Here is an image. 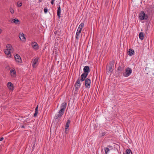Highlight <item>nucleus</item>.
Here are the masks:
<instances>
[{
    "label": "nucleus",
    "instance_id": "obj_35",
    "mask_svg": "<svg viewBox=\"0 0 154 154\" xmlns=\"http://www.w3.org/2000/svg\"><path fill=\"white\" fill-rule=\"evenodd\" d=\"M148 10L150 11H152V8H147V11H148Z\"/></svg>",
    "mask_w": 154,
    "mask_h": 154
},
{
    "label": "nucleus",
    "instance_id": "obj_19",
    "mask_svg": "<svg viewBox=\"0 0 154 154\" xmlns=\"http://www.w3.org/2000/svg\"><path fill=\"white\" fill-rule=\"evenodd\" d=\"M139 38L141 40H142L144 38V34L143 32H141L139 34Z\"/></svg>",
    "mask_w": 154,
    "mask_h": 154
},
{
    "label": "nucleus",
    "instance_id": "obj_9",
    "mask_svg": "<svg viewBox=\"0 0 154 154\" xmlns=\"http://www.w3.org/2000/svg\"><path fill=\"white\" fill-rule=\"evenodd\" d=\"M16 61L18 63H21L22 60L20 56L18 54H16L14 56Z\"/></svg>",
    "mask_w": 154,
    "mask_h": 154
},
{
    "label": "nucleus",
    "instance_id": "obj_41",
    "mask_svg": "<svg viewBox=\"0 0 154 154\" xmlns=\"http://www.w3.org/2000/svg\"><path fill=\"white\" fill-rule=\"evenodd\" d=\"M21 127H22V128H24V126L23 125H22L21 126Z\"/></svg>",
    "mask_w": 154,
    "mask_h": 154
},
{
    "label": "nucleus",
    "instance_id": "obj_33",
    "mask_svg": "<svg viewBox=\"0 0 154 154\" xmlns=\"http://www.w3.org/2000/svg\"><path fill=\"white\" fill-rule=\"evenodd\" d=\"M38 106L36 107V108L35 109V112H38Z\"/></svg>",
    "mask_w": 154,
    "mask_h": 154
},
{
    "label": "nucleus",
    "instance_id": "obj_3",
    "mask_svg": "<svg viewBox=\"0 0 154 154\" xmlns=\"http://www.w3.org/2000/svg\"><path fill=\"white\" fill-rule=\"evenodd\" d=\"M114 64V61H112V62L109 63L106 68V70H107L109 73H111L112 71V67H113Z\"/></svg>",
    "mask_w": 154,
    "mask_h": 154
},
{
    "label": "nucleus",
    "instance_id": "obj_12",
    "mask_svg": "<svg viewBox=\"0 0 154 154\" xmlns=\"http://www.w3.org/2000/svg\"><path fill=\"white\" fill-rule=\"evenodd\" d=\"M75 91H77L80 88L81 86L80 82L79 80H77L75 84Z\"/></svg>",
    "mask_w": 154,
    "mask_h": 154
},
{
    "label": "nucleus",
    "instance_id": "obj_26",
    "mask_svg": "<svg viewBox=\"0 0 154 154\" xmlns=\"http://www.w3.org/2000/svg\"><path fill=\"white\" fill-rule=\"evenodd\" d=\"M81 31H82L81 29H80L78 28L76 32H77V33H78L79 34H80L81 32Z\"/></svg>",
    "mask_w": 154,
    "mask_h": 154
},
{
    "label": "nucleus",
    "instance_id": "obj_31",
    "mask_svg": "<svg viewBox=\"0 0 154 154\" xmlns=\"http://www.w3.org/2000/svg\"><path fill=\"white\" fill-rule=\"evenodd\" d=\"M59 33L60 32H58L57 31H56L54 32V34L55 35H59Z\"/></svg>",
    "mask_w": 154,
    "mask_h": 154
},
{
    "label": "nucleus",
    "instance_id": "obj_23",
    "mask_svg": "<svg viewBox=\"0 0 154 154\" xmlns=\"http://www.w3.org/2000/svg\"><path fill=\"white\" fill-rule=\"evenodd\" d=\"M84 25V24L83 23H81L79 25V28H78L80 29H82Z\"/></svg>",
    "mask_w": 154,
    "mask_h": 154
},
{
    "label": "nucleus",
    "instance_id": "obj_1",
    "mask_svg": "<svg viewBox=\"0 0 154 154\" xmlns=\"http://www.w3.org/2000/svg\"><path fill=\"white\" fill-rule=\"evenodd\" d=\"M139 17L141 20H146L148 18V16L144 11H142L139 14Z\"/></svg>",
    "mask_w": 154,
    "mask_h": 154
},
{
    "label": "nucleus",
    "instance_id": "obj_36",
    "mask_svg": "<svg viewBox=\"0 0 154 154\" xmlns=\"http://www.w3.org/2000/svg\"><path fill=\"white\" fill-rule=\"evenodd\" d=\"M105 134H106V133L105 132H103L102 133V136H104Z\"/></svg>",
    "mask_w": 154,
    "mask_h": 154
},
{
    "label": "nucleus",
    "instance_id": "obj_15",
    "mask_svg": "<svg viewBox=\"0 0 154 154\" xmlns=\"http://www.w3.org/2000/svg\"><path fill=\"white\" fill-rule=\"evenodd\" d=\"M10 71L11 75L12 76H14L16 74V71L15 69L14 68H10Z\"/></svg>",
    "mask_w": 154,
    "mask_h": 154
},
{
    "label": "nucleus",
    "instance_id": "obj_37",
    "mask_svg": "<svg viewBox=\"0 0 154 154\" xmlns=\"http://www.w3.org/2000/svg\"><path fill=\"white\" fill-rule=\"evenodd\" d=\"M54 0H52L51 2L52 5H53L54 4Z\"/></svg>",
    "mask_w": 154,
    "mask_h": 154
},
{
    "label": "nucleus",
    "instance_id": "obj_25",
    "mask_svg": "<svg viewBox=\"0 0 154 154\" xmlns=\"http://www.w3.org/2000/svg\"><path fill=\"white\" fill-rule=\"evenodd\" d=\"M80 34H79L78 33H77V32H76V35H75V38L77 40L79 39V35Z\"/></svg>",
    "mask_w": 154,
    "mask_h": 154
},
{
    "label": "nucleus",
    "instance_id": "obj_10",
    "mask_svg": "<svg viewBox=\"0 0 154 154\" xmlns=\"http://www.w3.org/2000/svg\"><path fill=\"white\" fill-rule=\"evenodd\" d=\"M87 76L88 75H85V74L82 73L80 79L79 78L78 80H79L80 82H82L84 80H85L86 79V78L87 77Z\"/></svg>",
    "mask_w": 154,
    "mask_h": 154
},
{
    "label": "nucleus",
    "instance_id": "obj_24",
    "mask_svg": "<svg viewBox=\"0 0 154 154\" xmlns=\"http://www.w3.org/2000/svg\"><path fill=\"white\" fill-rule=\"evenodd\" d=\"M109 151V149L107 148H105V152L106 154H107V153Z\"/></svg>",
    "mask_w": 154,
    "mask_h": 154
},
{
    "label": "nucleus",
    "instance_id": "obj_34",
    "mask_svg": "<svg viewBox=\"0 0 154 154\" xmlns=\"http://www.w3.org/2000/svg\"><path fill=\"white\" fill-rule=\"evenodd\" d=\"M38 113V112H35V113L34 114V117L36 116H37V115Z\"/></svg>",
    "mask_w": 154,
    "mask_h": 154
},
{
    "label": "nucleus",
    "instance_id": "obj_22",
    "mask_svg": "<svg viewBox=\"0 0 154 154\" xmlns=\"http://www.w3.org/2000/svg\"><path fill=\"white\" fill-rule=\"evenodd\" d=\"M61 13V10H57V14L58 18L60 19V14Z\"/></svg>",
    "mask_w": 154,
    "mask_h": 154
},
{
    "label": "nucleus",
    "instance_id": "obj_13",
    "mask_svg": "<svg viewBox=\"0 0 154 154\" xmlns=\"http://www.w3.org/2000/svg\"><path fill=\"white\" fill-rule=\"evenodd\" d=\"M63 112H61L60 111H59V112H58V114L55 116L54 118L55 119H58L59 118L61 117L63 115Z\"/></svg>",
    "mask_w": 154,
    "mask_h": 154
},
{
    "label": "nucleus",
    "instance_id": "obj_16",
    "mask_svg": "<svg viewBox=\"0 0 154 154\" xmlns=\"http://www.w3.org/2000/svg\"><path fill=\"white\" fill-rule=\"evenodd\" d=\"M134 51L131 49H129L128 51V55L130 56H132L134 54Z\"/></svg>",
    "mask_w": 154,
    "mask_h": 154
},
{
    "label": "nucleus",
    "instance_id": "obj_6",
    "mask_svg": "<svg viewBox=\"0 0 154 154\" xmlns=\"http://www.w3.org/2000/svg\"><path fill=\"white\" fill-rule=\"evenodd\" d=\"M83 71L84 72L83 73L88 75L89 72L90 71L89 66H84L83 69Z\"/></svg>",
    "mask_w": 154,
    "mask_h": 154
},
{
    "label": "nucleus",
    "instance_id": "obj_32",
    "mask_svg": "<svg viewBox=\"0 0 154 154\" xmlns=\"http://www.w3.org/2000/svg\"><path fill=\"white\" fill-rule=\"evenodd\" d=\"M70 122V120H68L66 124H68L69 125Z\"/></svg>",
    "mask_w": 154,
    "mask_h": 154
},
{
    "label": "nucleus",
    "instance_id": "obj_38",
    "mask_svg": "<svg viewBox=\"0 0 154 154\" xmlns=\"http://www.w3.org/2000/svg\"><path fill=\"white\" fill-rule=\"evenodd\" d=\"M4 139V138L3 137H2L0 138V141H2Z\"/></svg>",
    "mask_w": 154,
    "mask_h": 154
},
{
    "label": "nucleus",
    "instance_id": "obj_20",
    "mask_svg": "<svg viewBox=\"0 0 154 154\" xmlns=\"http://www.w3.org/2000/svg\"><path fill=\"white\" fill-rule=\"evenodd\" d=\"M4 52L6 54L9 55L11 52V51L7 49H5L4 50Z\"/></svg>",
    "mask_w": 154,
    "mask_h": 154
},
{
    "label": "nucleus",
    "instance_id": "obj_11",
    "mask_svg": "<svg viewBox=\"0 0 154 154\" xmlns=\"http://www.w3.org/2000/svg\"><path fill=\"white\" fill-rule=\"evenodd\" d=\"M19 37L20 40L22 42H25L26 41V38L24 36V35L22 33H20L19 35Z\"/></svg>",
    "mask_w": 154,
    "mask_h": 154
},
{
    "label": "nucleus",
    "instance_id": "obj_17",
    "mask_svg": "<svg viewBox=\"0 0 154 154\" xmlns=\"http://www.w3.org/2000/svg\"><path fill=\"white\" fill-rule=\"evenodd\" d=\"M11 22L18 24H19L20 23V21L17 19H13Z\"/></svg>",
    "mask_w": 154,
    "mask_h": 154
},
{
    "label": "nucleus",
    "instance_id": "obj_18",
    "mask_svg": "<svg viewBox=\"0 0 154 154\" xmlns=\"http://www.w3.org/2000/svg\"><path fill=\"white\" fill-rule=\"evenodd\" d=\"M7 49L8 50H9L10 51H11L13 48L11 45V44H8V45L6 46Z\"/></svg>",
    "mask_w": 154,
    "mask_h": 154
},
{
    "label": "nucleus",
    "instance_id": "obj_39",
    "mask_svg": "<svg viewBox=\"0 0 154 154\" xmlns=\"http://www.w3.org/2000/svg\"><path fill=\"white\" fill-rule=\"evenodd\" d=\"M58 10H61V8L60 6L58 7Z\"/></svg>",
    "mask_w": 154,
    "mask_h": 154
},
{
    "label": "nucleus",
    "instance_id": "obj_8",
    "mask_svg": "<svg viewBox=\"0 0 154 154\" xmlns=\"http://www.w3.org/2000/svg\"><path fill=\"white\" fill-rule=\"evenodd\" d=\"M66 103L65 102L61 104V109L60 110V112H62L63 113L64 112V110L66 107Z\"/></svg>",
    "mask_w": 154,
    "mask_h": 154
},
{
    "label": "nucleus",
    "instance_id": "obj_29",
    "mask_svg": "<svg viewBox=\"0 0 154 154\" xmlns=\"http://www.w3.org/2000/svg\"><path fill=\"white\" fill-rule=\"evenodd\" d=\"M44 11L45 13H46L48 12L47 8H45L44 10Z\"/></svg>",
    "mask_w": 154,
    "mask_h": 154
},
{
    "label": "nucleus",
    "instance_id": "obj_5",
    "mask_svg": "<svg viewBox=\"0 0 154 154\" xmlns=\"http://www.w3.org/2000/svg\"><path fill=\"white\" fill-rule=\"evenodd\" d=\"M91 83V80L88 78H87L85 80V88H89L90 87V84Z\"/></svg>",
    "mask_w": 154,
    "mask_h": 154
},
{
    "label": "nucleus",
    "instance_id": "obj_4",
    "mask_svg": "<svg viewBox=\"0 0 154 154\" xmlns=\"http://www.w3.org/2000/svg\"><path fill=\"white\" fill-rule=\"evenodd\" d=\"M31 45L32 47L35 50H38L39 48V46L37 42H32L31 43Z\"/></svg>",
    "mask_w": 154,
    "mask_h": 154
},
{
    "label": "nucleus",
    "instance_id": "obj_28",
    "mask_svg": "<svg viewBox=\"0 0 154 154\" xmlns=\"http://www.w3.org/2000/svg\"><path fill=\"white\" fill-rule=\"evenodd\" d=\"M69 125L68 124H66V126H65V127H65V131H66V129H68V128L69 127Z\"/></svg>",
    "mask_w": 154,
    "mask_h": 154
},
{
    "label": "nucleus",
    "instance_id": "obj_21",
    "mask_svg": "<svg viewBox=\"0 0 154 154\" xmlns=\"http://www.w3.org/2000/svg\"><path fill=\"white\" fill-rule=\"evenodd\" d=\"M123 68L121 66H119L118 69V70L119 72L120 73L123 70Z\"/></svg>",
    "mask_w": 154,
    "mask_h": 154
},
{
    "label": "nucleus",
    "instance_id": "obj_30",
    "mask_svg": "<svg viewBox=\"0 0 154 154\" xmlns=\"http://www.w3.org/2000/svg\"><path fill=\"white\" fill-rule=\"evenodd\" d=\"M10 11L12 14H13L14 13V10L12 9H10Z\"/></svg>",
    "mask_w": 154,
    "mask_h": 154
},
{
    "label": "nucleus",
    "instance_id": "obj_27",
    "mask_svg": "<svg viewBox=\"0 0 154 154\" xmlns=\"http://www.w3.org/2000/svg\"><path fill=\"white\" fill-rule=\"evenodd\" d=\"M17 5L18 7H20L22 5V3L21 2H17Z\"/></svg>",
    "mask_w": 154,
    "mask_h": 154
},
{
    "label": "nucleus",
    "instance_id": "obj_14",
    "mask_svg": "<svg viewBox=\"0 0 154 154\" xmlns=\"http://www.w3.org/2000/svg\"><path fill=\"white\" fill-rule=\"evenodd\" d=\"M8 87L9 90H14V87L13 84L10 82L8 83Z\"/></svg>",
    "mask_w": 154,
    "mask_h": 154
},
{
    "label": "nucleus",
    "instance_id": "obj_7",
    "mask_svg": "<svg viewBox=\"0 0 154 154\" xmlns=\"http://www.w3.org/2000/svg\"><path fill=\"white\" fill-rule=\"evenodd\" d=\"M38 58L36 57L35 59L32 60V66L33 68H35L36 67V64L38 62Z\"/></svg>",
    "mask_w": 154,
    "mask_h": 154
},
{
    "label": "nucleus",
    "instance_id": "obj_40",
    "mask_svg": "<svg viewBox=\"0 0 154 154\" xmlns=\"http://www.w3.org/2000/svg\"><path fill=\"white\" fill-rule=\"evenodd\" d=\"M39 0L40 2H41L42 1V0Z\"/></svg>",
    "mask_w": 154,
    "mask_h": 154
},
{
    "label": "nucleus",
    "instance_id": "obj_2",
    "mask_svg": "<svg viewBox=\"0 0 154 154\" xmlns=\"http://www.w3.org/2000/svg\"><path fill=\"white\" fill-rule=\"evenodd\" d=\"M132 72V69L130 68H127L126 69L125 72L123 73V75L125 77H127L129 76Z\"/></svg>",
    "mask_w": 154,
    "mask_h": 154
}]
</instances>
